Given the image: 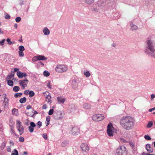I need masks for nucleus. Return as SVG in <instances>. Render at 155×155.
<instances>
[{
  "mask_svg": "<svg viewBox=\"0 0 155 155\" xmlns=\"http://www.w3.org/2000/svg\"><path fill=\"white\" fill-rule=\"evenodd\" d=\"M134 118L129 116H124L120 120V124L122 127L126 130H129L134 126Z\"/></svg>",
  "mask_w": 155,
  "mask_h": 155,
  "instance_id": "obj_1",
  "label": "nucleus"
},
{
  "mask_svg": "<svg viewBox=\"0 0 155 155\" xmlns=\"http://www.w3.org/2000/svg\"><path fill=\"white\" fill-rule=\"evenodd\" d=\"M145 52L147 54L155 59V48L153 45V41L149 38H148L147 40V46Z\"/></svg>",
  "mask_w": 155,
  "mask_h": 155,
  "instance_id": "obj_2",
  "label": "nucleus"
},
{
  "mask_svg": "<svg viewBox=\"0 0 155 155\" xmlns=\"http://www.w3.org/2000/svg\"><path fill=\"white\" fill-rule=\"evenodd\" d=\"M68 70L67 66L64 64L57 65L55 68V71L58 73H63L66 72Z\"/></svg>",
  "mask_w": 155,
  "mask_h": 155,
  "instance_id": "obj_3",
  "label": "nucleus"
},
{
  "mask_svg": "<svg viewBox=\"0 0 155 155\" xmlns=\"http://www.w3.org/2000/svg\"><path fill=\"white\" fill-rule=\"evenodd\" d=\"M115 131L112 123H110L107 126V132L108 135L110 137L112 136Z\"/></svg>",
  "mask_w": 155,
  "mask_h": 155,
  "instance_id": "obj_4",
  "label": "nucleus"
},
{
  "mask_svg": "<svg viewBox=\"0 0 155 155\" xmlns=\"http://www.w3.org/2000/svg\"><path fill=\"white\" fill-rule=\"evenodd\" d=\"M92 118L94 121H98L104 119V117L102 114H95L92 116Z\"/></svg>",
  "mask_w": 155,
  "mask_h": 155,
  "instance_id": "obj_5",
  "label": "nucleus"
},
{
  "mask_svg": "<svg viewBox=\"0 0 155 155\" xmlns=\"http://www.w3.org/2000/svg\"><path fill=\"white\" fill-rule=\"evenodd\" d=\"M16 127L20 135H22L24 133V128L21 122L19 120L17 121Z\"/></svg>",
  "mask_w": 155,
  "mask_h": 155,
  "instance_id": "obj_6",
  "label": "nucleus"
},
{
  "mask_svg": "<svg viewBox=\"0 0 155 155\" xmlns=\"http://www.w3.org/2000/svg\"><path fill=\"white\" fill-rule=\"evenodd\" d=\"M126 150L125 147L122 146L117 149L116 152L118 155H124L126 153Z\"/></svg>",
  "mask_w": 155,
  "mask_h": 155,
  "instance_id": "obj_7",
  "label": "nucleus"
},
{
  "mask_svg": "<svg viewBox=\"0 0 155 155\" xmlns=\"http://www.w3.org/2000/svg\"><path fill=\"white\" fill-rule=\"evenodd\" d=\"M81 148L84 153H87L89 150V147L86 143H82L81 145Z\"/></svg>",
  "mask_w": 155,
  "mask_h": 155,
  "instance_id": "obj_8",
  "label": "nucleus"
},
{
  "mask_svg": "<svg viewBox=\"0 0 155 155\" xmlns=\"http://www.w3.org/2000/svg\"><path fill=\"white\" fill-rule=\"evenodd\" d=\"M19 82L22 89H24L25 87L27 86L28 80L27 79L24 80H20L19 81Z\"/></svg>",
  "mask_w": 155,
  "mask_h": 155,
  "instance_id": "obj_9",
  "label": "nucleus"
},
{
  "mask_svg": "<svg viewBox=\"0 0 155 155\" xmlns=\"http://www.w3.org/2000/svg\"><path fill=\"white\" fill-rule=\"evenodd\" d=\"M53 116L54 118L56 120L60 119L62 118V114L58 112H55Z\"/></svg>",
  "mask_w": 155,
  "mask_h": 155,
  "instance_id": "obj_10",
  "label": "nucleus"
},
{
  "mask_svg": "<svg viewBox=\"0 0 155 155\" xmlns=\"http://www.w3.org/2000/svg\"><path fill=\"white\" fill-rule=\"evenodd\" d=\"M2 96L4 98L3 100V104L5 106H8V99L6 97V94H4L2 95Z\"/></svg>",
  "mask_w": 155,
  "mask_h": 155,
  "instance_id": "obj_11",
  "label": "nucleus"
},
{
  "mask_svg": "<svg viewBox=\"0 0 155 155\" xmlns=\"http://www.w3.org/2000/svg\"><path fill=\"white\" fill-rule=\"evenodd\" d=\"M71 132L74 135H76L77 133L79 132V129L78 127L75 126L71 127Z\"/></svg>",
  "mask_w": 155,
  "mask_h": 155,
  "instance_id": "obj_12",
  "label": "nucleus"
},
{
  "mask_svg": "<svg viewBox=\"0 0 155 155\" xmlns=\"http://www.w3.org/2000/svg\"><path fill=\"white\" fill-rule=\"evenodd\" d=\"M30 125L28 127L30 133H32L33 131L34 128L36 126V125L33 122L30 123Z\"/></svg>",
  "mask_w": 155,
  "mask_h": 155,
  "instance_id": "obj_13",
  "label": "nucleus"
},
{
  "mask_svg": "<svg viewBox=\"0 0 155 155\" xmlns=\"http://www.w3.org/2000/svg\"><path fill=\"white\" fill-rule=\"evenodd\" d=\"M17 74L18 77L20 78H22L24 76L26 77L27 76V74L25 73H22L20 71H18Z\"/></svg>",
  "mask_w": 155,
  "mask_h": 155,
  "instance_id": "obj_14",
  "label": "nucleus"
},
{
  "mask_svg": "<svg viewBox=\"0 0 155 155\" xmlns=\"http://www.w3.org/2000/svg\"><path fill=\"white\" fill-rule=\"evenodd\" d=\"M146 149L148 152L151 153H153V149L152 148L150 147V144H147L146 145Z\"/></svg>",
  "mask_w": 155,
  "mask_h": 155,
  "instance_id": "obj_15",
  "label": "nucleus"
},
{
  "mask_svg": "<svg viewBox=\"0 0 155 155\" xmlns=\"http://www.w3.org/2000/svg\"><path fill=\"white\" fill-rule=\"evenodd\" d=\"M57 98L58 102L60 103L63 104L65 101V99L61 96L58 97Z\"/></svg>",
  "mask_w": 155,
  "mask_h": 155,
  "instance_id": "obj_16",
  "label": "nucleus"
},
{
  "mask_svg": "<svg viewBox=\"0 0 155 155\" xmlns=\"http://www.w3.org/2000/svg\"><path fill=\"white\" fill-rule=\"evenodd\" d=\"M37 59L38 60H45L47 59V58L45 57L44 56L42 55H37Z\"/></svg>",
  "mask_w": 155,
  "mask_h": 155,
  "instance_id": "obj_17",
  "label": "nucleus"
},
{
  "mask_svg": "<svg viewBox=\"0 0 155 155\" xmlns=\"http://www.w3.org/2000/svg\"><path fill=\"white\" fill-rule=\"evenodd\" d=\"M12 114L13 115L17 116L18 115V110L16 108H14L12 111Z\"/></svg>",
  "mask_w": 155,
  "mask_h": 155,
  "instance_id": "obj_18",
  "label": "nucleus"
},
{
  "mask_svg": "<svg viewBox=\"0 0 155 155\" xmlns=\"http://www.w3.org/2000/svg\"><path fill=\"white\" fill-rule=\"evenodd\" d=\"M50 31L47 27H45L43 30V32L45 35H48L50 33Z\"/></svg>",
  "mask_w": 155,
  "mask_h": 155,
  "instance_id": "obj_19",
  "label": "nucleus"
},
{
  "mask_svg": "<svg viewBox=\"0 0 155 155\" xmlns=\"http://www.w3.org/2000/svg\"><path fill=\"white\" fill-rule=\"evenodd\" d=\"M83 107L84 108L86 109H90L91 107V106L88 104L85 103L83 105Z\"/></svg>",
  "mask_w": 155,
  "mask_h": 155,
  "instance_id": "obj_20",
  "label": "nucleus"
},
{
  "mask_svg": "<svg viewBox=\"0 0 155 155\" xmlns=\"http://www.w3.org/2000/svg\"><path fill=\"white\" fill-rule=\"evenodd\" d=\"M14 72H12L11 74L8 75L6 77V80H9L13 78L14 77Z\"/></svg>",
  "mask_w": 155,
  "mask_h": 155,
  "instance_id": "obj_21",
  "label": "nucleus"
},
{
  "mask_svg": "<svg viewBox=\"0 0 155 155\" xmlns=\"http://www.w3.org/2000/svg\"><path fill=\"white\" fill-rule=\"evenodd\" d=\"M51 96L49 94L46 96V101L49 103H51Z\"/></svg>",
  "mask_w": 155,
  "mask_h": 155,
  "instance_id": "obj_22",
  "label": "nucleus"
},
{
  "mask_svg": "<svg viewBox=\"0 0 155 155\" xmlns=\"http://www.w3.org/2000/svg\"><path fill=\"white\" fill-rule=\"evenodd\" d=\"M130 25L131 26V29L133 30H136L138 28L137 27L136 25L134 24L133 23H131Z\"/></svg>",
  "mask_w": 155,
  "mask_h": 155,
  "instance_id": "obj_23",
  "label": "nucleus"
},
{
  "mask_svg": "<svg viewBox=\"0 0 155 155\" xmlns=\"http://www.w3.org/2000/svg\"><path fill=\"white\" fill-rule=\"evenodd\" d=\"M72 87L74 88H77L78 87V84L75 80H73L72 82Z\"/></svg>",
  "mask_w": 155,
  "mask_h": 155,
  "instance_id": "obj_24",
  "label": "nucleus"
},
{
  "mask_svg": "<svg viewBox=\"0 0 155 155\" xmlns=\"http://www.w3.org/2000/svg\"><path fill=\"white\" fill-rule=\"evenodd\" d=\"M7 84L9 86L12 87L13 86V82L12 81L10 80H7Z\"/></svg>",
  "mask_w": 155,
  "mask_h": 155,
  "instance_id": "obj_25",
  "label": "nucleus"
},
{
  "mask_svg": "<svg viewBox=\"0 0 155 155\" xmlns=\"http://www.w3.org/2000/svg\"><path fill=\"white\" fill-rule=\"evenodd\" d=\"M26 101V98L25 97H24L23 98H21L20 99L19 101L21 103H25Z\"/></svg>",
  "mask_w": 155,
  "mask_h": 155,
  "instance_id": "obj_26",
  "label": "nucleus"
},
{
  "mask_svg": "<svg viewBox=\"0 0 155 155\" xmlns=\"http://www.w3.org/2000/svg\"><path fill=\"white\" fill-rule=\"evenodd\" d=\"M153 123L152 121H150L148 123V124L147 125V128L151 127L153 125Z\"/></svg>",
  "mask_w": 155,
  "mask_h": 155,
  "instance_id": "obj_27",
  "label": "nucleus"
},
{
  "mask_svg": "<svg viewBox=\"0 0 155 155\" xmlns=\"http://www.w3.org/2000/svg\"><path fill=\"white\" fill-rule=\"evenodd\" d=\"M84 74L87 77H89L90 75V73L88 71H86L85 72H84Z\"/></svg>",
  "mask_w": 155,
  "mask_h": 155,
  "instance_id": "obj_28",
  "label": "nucleus"
},
{
  "mask_svg": "<svg viewBox=\"0 0 155 155\" xmlns=\"http://www.w3.org/2000/svg\"><path fill=\"white\" fill-rule=\"evenodd\" d=\"M19 89V87L18 86H15L13 88V90L16 92L18 91Z\"/></svg>",
  "mask_w": 155,
  "mask_h": 155,
  "instance_id": "obj_29",
  "label": "nucleus"
},
{
  "mask_svg": "<svg viewBox=\"0 0 155 155\" xmlns=\"http://www.w3.org/2000/svg\"><path fill=\"white\" fill-rule=\"evenodd\" d=\"M6 41L8 42V44L9 45H11L12 44L15 43V41H14L13 42L11 41L10 39L9 38H7V39H6Z\"/></svg>",
  "mask_w": 155,
  "mask_h": 155,
  "instance_id": "obj_30",
  "label": "nucleus"
},
{
  "mask_svg": "<svg viewBox=\"0 0 155 155\" xmlns=\"http://www.w3.org/2000/svg\"><path fill=\"white\" fill-rule=\"evenodd\" d=\"M68 142L67 141H64L62 142L61 145L63 147H66L68 144Z\"/></svg>",
  "mask_w": 155,
  "mask_h": 155,
  "instance_id": "obj_31",
  "label": "nucleus"
},
{
  "mask_svg": "<svg viewBox=\"0 0 155 155\" xmlns=\"http://www.w3.org/2000/svg\"><path fill=\"white\" fill-rule=\"evenodd\" d=\"M22 95V93H17L15 94H14V97H20Z\"/></svg>",
  "mask_w": 155,
  "mask_h": 155,
  "instance_id": "obj_32",
  "label": "nucleus"
},
{
  "mask_svg": "<svg viewBox=\"0 0 155 155\" xmlns=\"http://www.w3.org/2000/svg\"><path fill=\"white\" fill-rule=\"evenodd\" d=\"M85 2L88 4H90L94 2V0H85Z\"/></svg>",
  "mask_w": 155,
  "mask_h": 155,
  "instance_id": "obj_33",
  "label": "nucleus"
},
{
  "mask_svg": "<svg viewBox=\"0 0 155 155\" xmlns=\"http://www.w3.org/2000/svg\"><path fill=\"white\" fill-rule=\"evenodd\" d=\"M29 97H30L33 96L35 95L34 92L32 91H30L29 93Z\"/></svg>",
  "mask_w": 155,
  "mask_h": 155,
  "instance_id": "obj_34",
  "label": "nucleus"
},
{
  "mask_svg": "<svg viewBox=\"0 0 155 155\" xmlns=\"http://www.w3.org/2000/svg\"><path fill=\"white\" fill-rule=\"evenodd\" d=\"M19 51H23L25 50V48H24V47L23 46L21 45V46H20L19 47Z\"/></svg>",
  "mask_w": 155,
  "mask_h": 155,
  "instance_id": "obj_35",
  "label": "nucleus"
},
{
  "mask_svg": "<svg viewBox=\"0 0 155 155\" xmlns=\"http://www.w3.org/2000/svg\"><path fill=\"white\" fill-rule=\"evenodd\" d=\"M43 74L44 76L48 77L50 73L48 71H45L44 72Z\"/></svg>",
  "mask_w": 155,
  "mask_h": 155,
  "instance_id": "obj_36",
  "label": "nucleus"
},
{
  "mask_svg": "<svg viewBox=\"0 0 155 155\" xmlns=\"http://www.w3.org/2000/svg\"><path fill=\"white\" fill-rule=\"evenodd\" d=\"M11 155H18V153L16 149L14 150V153H12Z\"/></svg>",
  "mask_w": 155,
  "mask_h": 155,
  "instance_id": "obj_37",
  "label": "nucleus"
},
{
  "mask_svg": "<svg viewBox=\"0 0 155 155\" xmlns=\"http://www.w3.org/2000/svg\"><path fill=\"white\" fill-rule=\"evenodd\" d=\"M144 138L147 140H150L151 139L150 137L148 135H145L144 136Z\"/></svg>",
  "mask_w": 155,
  "mask_h": 155,
  "instance_id": "obj_38",
  "label": "nucleus"
},
{
  "mask_svg": "<svg viewBox=\"0 0 155 155\" xmlns=\"http://www.w3.org/2000/svg\"><path fill=\"white\" fill-rule=\"evenodd\" d=\"M37 126H38V128H40L42 126V122L40 121H38L37 124Z\"/></svg>",
  "mask_w": 155,
  "mask_h": 155,
  "instance_id": "obj_39",
  "label": "nucleus"
},
{
  "mask_svg": "<svg viewBox=\"0 0 155 155\" xmlns=\"http://www.w3.org/2000/svg\"><path fill=\"white\" fill-rule=\"evenodd\" d=\"M54 112V110L53 109H50L49 112H48V114L50 115H51Z\"/></svg>",
  "mask_w": 155,
  "mask_h": 155,
  "instance_id": "obj_40",
  "label": "nucleus"
},
{
  "mask_svg": "<svg viewBox=\"0 0 155 155\" xmlns=\"http://www.w3.org/2000/svg\"><path fill=\"white\" fill-rule=\"evenodd\" d=\"M37 57V56L34 57L32 59V61H33L35 62L37 61H38V60Z\"/></svg>",
  "mask_w": 155,
  "mask_h": 155,
  "instance_id": "obj_41",
  "label": "nucleus"
},
{
  "mask_svg": "<svg viewBox=\"0 0 155 155\" xmlns=\"http://www.w3.org/2000/svg\"><path fill=\"white\" fill-rule=\"evenodd\" d=\"M18 53L19 54V55L20 57H23L24 55V54L22 52V51H19Z\"/></svg>",
  "mask_w": 155,
  "mask_h": 155,
  "instance_id": "obj_42",
  "label": "nucleus"
},
{
  "mask_svg": "<svg viewBox=\"0 0 155 155\" xmlns=\"http://www.w3.org/2000/svg\"><path fill=\"white\" fill-rule=\"evenodd\" d=\"M10 18V16L8 14H5V18L6 19H9Z\"/></svg>",
  "mask_w": 155,
  "mask_h": 155,
  "instance_id": "obj_43",
  "label": "nucleus"
},
{
  "mask_svg": "<svg viewBox=\"0 0 155 155\" xmlns=\"http://www.w3.org/2000/svg\"><path fill=\"white\" fill-rule=\"evenodd\" d=\"M21 18L20 17H17L15 18V21H16V22H19L21 21Z\"/></svg>",
  "mask_w": 155,
  "mask_h": 155,
  "instance_id": "obj_44",
  "label": "nucleus"
},
{
  "mask_svg": "<svg viewBox=\"0 0 155 155\" xmlns=\"http://www.w3.org/2000/svg\"><path fill=\"white\" fill-rule=\"evenodd\" d=\"M5 41V40L3 39L1 41H0V45L2 46L4 45V42Z\"/></svg>",
  "mask_w": 155,
  "mask_h": 155,
  "instance_id": "obj_45",
  "label": "nucleus"
},
{
  "mask_svg": "<svg viewBox=\"0 0 155 155\" xmlns=\"http://www.w3.org/2000/svg\"><path fill=\"white\" fill-rule=\"evenodd\" d=\"M19 140L21 142H23L24 140V138L22 137H20L19 138Z\"/></svg>",
  "mask_w": 155,
  "mask_h": 155,
  "instance_id": "obj_46",
  "label": "nucleus"
},
{
  "mask_svg": "<svg viewBox=\"0 0 155 155\" xmlns=\"http://www.w3.org/2000/svg\"><path fill=\"white\" fill-rule=\"evenodd\" d=\"M42 136H43V137L45 139H47L48 137H47V135L46 134H43Z\"/></svg>",
  "mask_w": 155,
  "mask_h": 155,
  "instance_id": "obj_47",
  "label": "nucleus"
},
{
  "mask_svg": "<svg viewBox=\"0 0 155 155\" xmlns=\"http://www.w3.org/2000/svg\"><path fill=\"white\" fill-rule=\"evenodd\" d=\"M47 87L50 89H51V86L50 85V82L49 81L47 83Z\"/></svg>",
  "mask_w": 155,
  "mask_h": 155,
  "instance_id": "obj_48",
  "label": "nucleus"
},
{
  "mask_svg": "<svg viewBox=\"0 0 155 155\" xmlns=\"http://www.w3.org/2000/svg\"><path fill=\"white\" fill-rule=\"evenodd\" d=\"M9 124H12L14 123L13 120L12 119H10L9 120Z\"/></svg>",
  "mask_w": 155,
  "mask_h": 155,
  "instance_id": "obj_49",
  "label": "nucleus"
},
{
  "mask_svg": "<svg viewBox=\"0 0 155 155\" xmlns=\"http://www.w3.org/2000/svg\"><path fill=\"white\" fill-rule=\"evenodd\" d=\"M29 91H30L29 90H26L24 92V94H25V95H28V94H29Z\"/></svg>",
  "mask_w": 155,
  "mask_h": 155,
  "instance_id": "obj_50",
  "label": "nucleus"
},
{
  "mask_svg": "<svg viewBox=\"0 0 155 155\" xmlns=\"http://www.w3.org/2000/svg\"><path fill=\"white\" fill-rule=\"evenodd\" d=\"M50 120V116L47 117H46V121L49 122Z\"/></svg>",
  "mask_w": 155,
  "mask_h": 155,
  "instance_id": "obj_51",
  "label": "nucleus"
},
{
  "mask_svg": "<svg viewBox=\"0 0 155 155\" xmlns=\"http://www.w3.org/2000/svg\"><path fill=\"white\" fill-rule=\"evenodd\" d=\"M47 108V106L46 104H45L42 106V109H45Z\"/></svg>",
  "mask_w": 155,
  "mask_h": 155,
  "instance_id": "obj_52",
  "label": "nucleus"
},
{
  "mask_svg": "<svg viewBox=\"0 0 155 155\" xmlns=\"http://www.w3.org/2000/svg\"><path fill=\"white\" fill-rule=\"evenodd\" d=\"M154 110H155V107H154V108H153L150 109L149 110V111L150 112H151L152 111Z\"/></svg>",
  "mask_w": 155,
  "mask_h": 155,
  "instance_id": "obj_53",
  "label": "nucleus"
},
{
  "mask_svg": "<svg viewBox=\"0 0 155 155\" xmlns=\"http://www.w3.org/2000/svg\"><path fill=\"white\" fill-rule=\"evenodd\" d=\"M155 97V95L154 94H152L151 95V100H153V99Z\"/></svg>",
  "mask_w": 155,
  "mask_h": 155,
  "instance_id": "obj_54",
  "label": "nucleus"
},
{
  "mask_svg": "<svg viewBox=\"0 0 155 155\" xmlns=\"http://www.w3.org/2000/svg\"><path fill=\"white\" fill-rule=\"evenodd\" d=\"M7 151L9 152H11V148L10 147H8Z\"/></svg>",
  "mask_w": 155,
  "mask_h": 155,
  "instance_id": "obj_55",
  "label": "nucleus"
},
{
  "mask_svg": "<svg viewBox=\"0 0 155 155\" xmlns=\"http://www.w3.org/2000/svg\"><path fill=\"white\" fill-rule=\"evenodd\" d=\"M31 107L30 105H28L27 106L26 108L27 109H31Z\"/></svg>",
  "mask_w": 155,
  "mask_h": 155,
  "instance_id": "obj_56",
  "label": "nucleus"
},
{
  "mask_svg": "<svg viewBox=\"0 0 155 155\" xmlns=\"http://www.w3.org/2000/svg\"><path fill=\"white\" fill-rule=\"evenodd\" d=\"M38 114V113L36 111H34L33 115H32V116H33L34 115L36 114Z\"/></svg>",
  "mask_w": 155,
  "mask_h": 155,
  "instance_id": "obj_57",
  "label": "nucleus"
},
{
  "mask_svg": "<svg viewBox=\"0 0 155 155\" xmlns=\"http://www.w3.org/2000/svg\"><path fill=\"white\" fill-rule=\"evenodd\" d=\"M3 31H2L1 29L0 28V34H3Z\"/></svg>",
  "mask_w": 155,
  "mask_h": 155,
  "instance_id": "obj_58",
  "label": "nucleus"
},
{
  "mask_svg": "<svg viewBox=\"0 0 155 155\" xmlns=\"http://www.w3.org/2000/svg\"><path fill=\"white\" fill-rule=\"evenodd\" d=\"M18 70H19L17 68H15L14 69V71L16 72V71H18Z\"/></svg>",
  "mask_w": 155,
  "mask_h": 155,
  "instance_id": "obj_59",
  "label": "nucleus"
},
{
  "mask_svg": "<svg viewBox=\"0 0 155 155\" xmlns=\"http://www.w3.org/2000/svg\"><path fill=\"white\" fill-rule=\"evenodd\" d=\"M121 140L123 142H124V143H125V142H126V140H124V139H121Z\"/></svg>",
  "mask_w": 155,
  "mask_h": 155,
  "instance_id": "obj_60",
  "label": "nucleus"
},
{
  "mask_svg": "<svg viewBox=\"0 0 155 155\" xmlns=\"http://www.w3.org/2000/svg\"><path fill=\"white\" fill-rule=\"evenodd\" d=\"M147 154H148V153H142V155H147Z\"/></svg>",
  "mask_w": 155,
  "mask_h": 155,
  "instance_id": "obj_61",
  "label": "nucleus"
},
{
  "mask_svg": "<svg viewBox=\"0 0 155 155\" xmlns=\"http://www.w3.org/2000/svg\"><path fill=\"white\" fill-rule=\"evenodd\" d=\"M23 153H24V154L25 155H27L28 154L27 152L26 151L24 152Z\"/></svg>",
  "mask_w": 155,
  "mask_h": 155,
  "instance_id": "obj_62",
  "label": "nucleus"
},
{
  "mask_svg": "<svg viewBox=\"0 0 155 155\" xmlns=\"http://www.w3.org/2000/svg\"><path fill=\"white\" fill-rule=\"evenodd\" d=\"M14 26H15V28H17V24H15V25H14Z\"/></svg>",
  "mask_w": 155,
  "mask_h": 155,
  "instance_id": "obj_63",
  "label": "nucleus"
},
{
  "mask_svg": "<svg viewBox=\"0 0 155 155\" xmlns=\"http://www.w3.org/2000/svg\"><path fill=\"white\" fill-rule=\"evenodd\" d=\"M147 155H155V154H149L148 153V154H147Z\"/></svg>",
  "mask_w": 155,
  "mask_h": 155,
  "instance_id": "obj_64",
  "label": "nucleus"
}]
</instances>
